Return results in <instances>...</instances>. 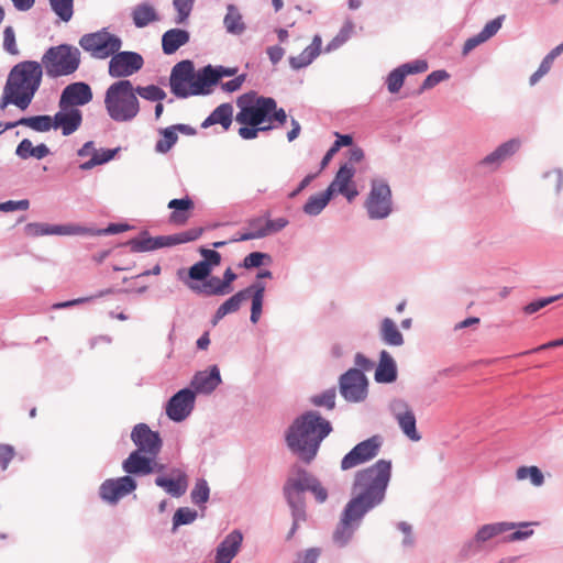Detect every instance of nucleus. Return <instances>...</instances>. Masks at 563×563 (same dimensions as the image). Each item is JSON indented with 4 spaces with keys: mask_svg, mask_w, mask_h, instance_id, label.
<instances>
[{
    "mask_svg": "<svg viewBox=\"0 0 563 563\" xmlns=\"http://www.w3.org/2000/svg\"><path fill=\"white\" fill-rule=\"evenodd\" d=\"M43 74L42 64L36 60H23L11 68L5 85L30 106L41 87Z\"/></svg>",
    "mask_w": 563,
    "mask_h": 563,
    "instance_id": "20e7f679",
    "label": "nucleus"
},
{
    "mask_svg": "<svg viewBox=\"0 0 563 563\" xmlns=\"http://www.w3.org/2000/svg\"><path fill=\"white\" fill-rule=\"evenodd\" d=\"M332 431L331 423L318 411L309 410L297 417L285 432L289 451L306 464L318 454L321 442Z\"/></svg>",
    "mask_w": 563,
    "mask_h": 563,
    "instance_id": "f03ea898",
    "label": "nucleus"
},
{
    "mask_svg": "<svg viewBox=\"0 0 563 563\" xmlns=\"http://www.w3.org/2000/svg\"><path fill=\"white\" fill-rule=\"evenodd\" d=\"M119 150H120L119 147L112 148V150L111 148L100 150V151L97 150V151H95L92 157L89 161L84 162L79 165V168L81 170H89L97 165L108 163L115 156V154L119 152Z\"/></svg>",
    "mask_w": 563,
    "mask_h": 563,
    "instance_id": "ea45409f",
    "label": "nucleus"
},
{
    "mask_svg": "<svg viewBox=\"0 0 563 563\" xmlns=\"http://www.w3.org/2000/svg\"><path fill=\"white\" fill-rule=\"evenodd\" d=\"M449 77H450L449 73L444 69L432 71L422 81L419 92H422L424 90L433 88L434 86H437L441 81L448 79Z\"/></svg>",
    "mask_w": 563,
    "mask_h": 563,
    "instance_id": "bf43d9fd",
    "label": "nucleus"
},
{
    "mask_svg": "<svg viewBox=\"0 0 563 563\" xmlns=\"http://www.w3.org/2000/svg\"><path fill=\"white\" fill-rule=\"evenodd\" d=\"M364 517L365 516L362 514L345 505L340 521L333 532V542L340 548L345 547L352 540Z\"/></svg>",
    "mask_w": 563,
    "mask_h": 563,
    "instance_id": "2eb2a0df",
    "label": "nucleus"
},
{
    "mask_svg": "<svg viewBox=\"0 0 563 563\" xmlns=\"http://www.w3.org/2000/svg\"><path fill=\"white\" fill-rule=\"evenodd\" d=\"M243 541L240 530H233L219 543L216 551V563H231L238 554Z\"/></svg>",
    "mask_w": 563,
    "mask_h": 563,
    "instance_id": "b1692460",
    "label": "nucleus"
},
{
    "mask_svg": "<svg viewBox=\"0 0 563 563\" xmlns=\"http://www.w3.org/2000/svg\"><path fill=\"white\" fill-rule=\"evenodd\" d=\"M516 477L520 481L529 478L534 486H541L544 483V476L537 466H520L516 472Z\"/></svg>",
    "mask_w": 563,
    "mask_h": 563,
    "instance_id": "3c124183",
    "label": "nucleus"
},
{
    "mask_svg": "<svg viewBox=\"0 0 563 563\" xmlns=\"http://www.w3.org/2000/svg\"><path fill=\"white\" fill-rule=\"evenodd\" d=\"M197 511L188 507H181L176 510L173 517V526L176 529L179 526L190 525L197 519Z\"/></svg>",
    "mask_w": 563,
    "mask_h": 563,
    "instance_id": "5fc2aeb1",
    "label": "nucleus"
},
{
    "mask_svg": "<svg viewBox=\"0 0 563 563\" xmlns=\"http://www.w3.org/2000/svg\"><path fill=\"white\" fill-rule=\"evenodd\" d=\"M503 21L504 16L499 15L485 24V26L479 32L485 42L489 40L492 36H494L500 30Z\"/></svg>",
    "mask_w": 563,
    "mask_h": 563,
    "instance_id": "774afa93",
    "label": "nucleus"
},
{
    "mask_svg": "<svg viewBox=\"0 0 563 563\" xmlns=\"http://www.w3.org/2000/svg\"><path fill=\"white\" fill-rule=\"evenodd\" d=\"M19 125L27 126L35 132L44 133L54 129V117L48 114L23 117L18 120V126Z\"/></svg>",
    "mask_w": 563,
    "mask_h": 563,
    "instance_id": "58836bf2",
    "label": "nucleus"
},
{
    "mask_svg": "<svg viewBox=\"0 0 563 563\" xmlns=\"http://www.w3.org/2000/svg\"><path fill=\"white\" fill-rule=\"evenodd\" d=\"M267 97H257L255 92L241 95L236 104L240 111L235 115L236 122L243 125H263L267 121L268 111L273 110V104Z\"/></svg>",
    "mask_w": 563,
    "mask_h": 563,
    "instance_id": "6e6552de",
    "label": "nucleus"
},
{
    "mask_svg": "<svg viewBox=\"0 0 563 563\" xmlns=\"http://www.w3.org/2000/svg\"><path fill=\"white\" fill-rule=\"evenodd\" d=\"M195 0H174L173 5L178 15L176 19L177 24L184 23L191 13Z\"/></svg>",
    "mask_w": 563,
    "mask_h": 563,
    "instance_id": "052dcab7",
    "label": "nucleus"
},
{
    "mask_svg": "<svg viewBox=\"0 0 563 563\" xmlns=\"http://www.w3.org/2000/svg\"><path fill=\"white\" fill-rule=\"evenodd\" d=\"M233 106L229 102L218 106L201 123V128L207 129L213 124H220L223 130H229L232 124Z\"/></svg>",
    "mask_w": 563,
    "mask_h": 563,
    "instance_id": "7c9ffc66",
    "label": "nucleus"
},
{
    "mask_svg": "<svg viewBox=\"0 0 563 563\" xmlns=\"http://www.w3.org/2000/svg\"><path fill=\"white\" fill-rule=\"evenodd\" d=\"M221 383V374L217 365L210 366L209 369L197 372L191 379L195 394L209 395L214 391Z\"/></svg>",
    "mask_w": 563,
    "mask_h": 563,
    "instance_id": "4be33fe9",
    "label": "nucleus"
},
{
    "mask_svg": "<svg viewBox=\"0 0 563 563\" xmlns=\"http://www.w3.org/2000/svg\"><path fill=\"white\" fill-rule=\"evenodd\" d=\"M220 284V278L217 276L207 277L202 285H196V284H188V287L197 292L202 294L205 296H223L227 295L225 292H218L216 288Z\"/></svg>",
    "mask_w": 563,
    "mask_h": 563,
    "instance_id": "79ce46f5",
    "label": "nucleus"
},
{
    "mask_svg": "<svg viewBox=\"0 0 563 563\" xmlns=\"http://www.w3.org/2000/svg\"><path fill=\"white\" fill-rule=\"evenodd\" d=\"M562 297H563V294L556 295V296H551V297H544V298L536 299V300L529 302L528 305H526L525 308H523V311H525L526 314L536 313L540 309H542V308L547 307L548 305L559 300Z\"/></svg>",
    "mask_w": 563,
    "mask_h": 563,
    "instance_id": "e2e57ef3",
    "label": "nucleus"
},
{
    "mask_svg": "<svg viewBox=\"0 0 563 563\" xmlns=\"http://www.w3.org/2000/svg\"><path fill=\"white\" fill-rule=\"evenodd\" d=\"M10 104H14L20 110H26L29 108V104H26L18 93H15L4 84L0 99V110L4 111Z\"/></svg>",
    "mask_w": 563,
    "mask_h": 563,
    "instance_id": "de8ad7c7",
    "label": "nucleus"
},
{
    "mask_svg": "<svg viewBox=\"0 0 563 563\" xmlns=\"http://www.w3.org/2000/svg\"><path fill=\"white\" fill-rule=\"evenodd\" d=\"M391 478V462L380 459L373 465L357 471L346 506L365 516L382 505Z\"/></svg>",
    "mask_w": 563,
    "mask_h": 563,
    "instance_id": "f257e3e1",
    "label": "nucleus"
},
{
    "mask_svg": "<svg viewBox=\"0 0 563 563\" xmlns=\"http://www.w3.org/2000/svg\"><path fill=\"white\" fill-rule=\"evenodd\" d=\"M288 223L289 221L284 217H279L274 220L267 218L265 220L264 225H262V228L260 229V231L265 232V236H267L269 234L282 231L288 225Z\"/></svg>",
    "mask_w": 563,
    "mask_h": 563,
    "instance_id": "0e129e2a",
    "label": "nucleus"
},
{
    "mask_svg": "<svg viewBox=\"0 0 563 563\" xmlns=\"http://www.w3.org/2000/svg\"><path fill=\"white\" fill-rule=\"evenodd\" d=\"M276 125L267 124V125H244L239 129V135L243 140H254L258 136L260 132H267L275 129Z\"/></svg>",
    "mask_w": 563,
    "mask_h": 563,
    "instance_id": "680f3d73",
    "label": "nucleus"
},
{
    "mask_svg": "<svg viewBox=\"0 0 563 563\" xmlns=\"http://www.w3.org/2000/svg\"><path fill=\"white\" fill-rule=\"evenodd\" d=\"M126 245L134 253L154 251L152 236H150L146 231L142 232L139 238L129 240Z\"/></svg>",
    "mask_w": 563,
    "mask_h": 563,
    "instance_id": "603ef678",
    "label": "nucleus"
},
{
    "mask_svg": "<svg viewBox=\"0 0 563 563\" xmlns=\"http://www.w3.org/2000/svg\"><path fill=\"white\" fill-rule=\"evenodd\" d=\"M53 12L64 22H68L74 14V0H48Z\"/></svg>",
    "mask_w": 563,
    "mask_h": 563,
    "instance_id": "c03bdc74",
    "label": "nucleus"
},
{
    "mask_svg": "<svg viewBox=\"0 0 563 563\" xmlns=\"http://www.w3.org/2000/svg\"><path fill=\"white\" fill-rule=\"evenodd\" d=\"M135 96H140L141 98L148 101H162L166 98V92L156 85L148 86H137L134 88Z\"/></svg>",
    "mask_w": 563,
    "mask_h": 563,
    "instance_id": "49530a36",
    "label": "nucleus"
},
{
    "mask_svg": "<svg viewBox=\"0 0 563 563\" xmlns=\"http://www.w3.org/2000/svg\"><path fill=\"white\" fill-rule=\"evenodd\" d=\"M223 26L227 33L232 35H241L246 30V24L243 20V15L240 12L239 8L233 3H229L227 5V13L223 18Z\"/></svg>",
    "mask_w": 563,
    "mask_h": 563,
    "instance_id": "2f4dec72",
    "label": "nucleus"
},
{
    "mask_svg": "<svg viewBox=\"0 0 563 563\" xmlns=\"http://www.w3.org/2000/svg\"><path fill=\"white\" fill-rule=\"evenodd\" d=\"M365 208L368 218L372 220H382L387 218L391 213V190L389 185L385 180H372L371 190L365 201Z\"/></svg>",
    "mask_w": 563,
    "mask_h": 563,
    "instance_id": "9d476101",
    "label": "nucleus"
},
{
    "mask_svg": "<svg viewBox=\"0 0 563 563\" xmlns=\"http://www.w3.org/2000/svg\"><path fill=\"white\" fill-rule=\"evenodd\" d=\"M294 471L296 476L287 478L284 485L283 490L286 501H290V497H292L298 506L300 505L302 509H306L303 493L307 490L313 494L319 504L328 499V490L321 485L317 477L309 474L302 467H296Z\"/></svg>",
    "mask_w": 563,
    "mask_h": 563,
    "instance_id": "0eeeda50",
    "label": "nucleus"
},
{
    "mask_svg": "<svg viewBox=\"0 0 563 563\" xmlns=\"http://www.w3.org/2000/svg\"><path fill=\"white\" fill-rule=\"evenodd\" d=\"M108 115L115 122H130L140 112V102L129 79L109 86L104 96Z\"/></svg>",
    "mask_w": 563,
    "mask_h": 563,
    "instance_id": "7ed1b4c3",
    "label": "nucleus"
},
{
    "mask_svg": "<svg viewBox=\"0 0 563 563\" xmlns=\"http://www.w3.org/2000/svg\"><path fill=\"white\" fill-rule=\"evenodd\" d=\"M170 477L157 476L155 478V485L163 488L172 497L183 496L188 488V476L187 473L178 467H174L169 471Z\"/></svg>",
    "mask_w": 563,
    "mask_h": 563,
    "instance_id": "aec40b11",
    "label": "nucleus"
},
{
    "mask_svg": "<svg viewBox=\"0 0 563 563\" xmlns=\"http://www.w3.org/2000/svg\"><path fill=\"white\" fill-rule=\"evenodd\" d=\"M202 233L201 228H192L172 235L152 236L154 251L162 247H169L197 240Z\"/></svg>",
    "mask_w": 563,
    "mask_h": 563,
    "instance_id": "bb28decb",
    "label": "nucleus"
},
{
    "mask_svg": "<svg viewBox=\"0 0 563 563\" xmlns=\"http://www.w3.org/2000/svg\"><path fill=\"white\" fill-rule=\"evenodd\" d=\"M190 40L188 31L183 29L167 30L162 36V49L165 55H172Z\"/></svg>",
    "mask_w": 563,
    "mask_h": 563,
    "instance_id": "c756f323",
    "label": "nucleus"
},
{
    "mask_svg": "<svg viewBox=\"0 0 563 563\" xmlns=\"http://www.w3.org/2000/svg\"><path fill=\"white\" fill-rule=\"evenodd\" d=\"M161 133L163 134V139L156 142L155 151L165 154L177 143L178 135L173 125L163 129Z\"/></svg>",
    "mask_w": 563,
    "mask_h": 563,
    "instance_id": "37998d69",
    "label": "nucleus"
},
{
    "mask_svg": "<svg viewBox=\"0 0 563 563\" xmlns=\"http://www.w3.org/2000/svg\"><path fill=\"white\" fill-rule=\"evenodd\" d=\"M322 40L320 35H314L310 45H308L298 56L289 57V65L298 70L309 66L321 52Z\"/></svg>",
    "mask_w": 563,
    "mask_h": 563,
    "instance_id": "c85d7f7f",
    "label": "nucleus"
},
{
    "mask_svg": "<svg viewBox=\"0 0 563 563\" xmlns=\"http://www.w3.org/2000/svg\"><path fill=\"white\" fill-rule=\"evenodd\" d=\"M136 489V482L130 475L118 478L106 479L100 488L99 495L102 500L109 504H117L118 500Z\"/></svg>",
    "mask_w": 563,
    "mask_h": 563,
    "instance_id": "a211bd4d",
    "label": "nucleus"
},
{
    "mask_svg": "<svg viewBox=\"0 0 563 563\" xmlns=\"http://www.w3.org/2000/svg\"><path fill=\"white\" fill-rule=\"evenodd\" d=\"M405 77H406V74H405L404 69H401V66L391 70L389 73V75L387 76V80H386L387 88H388L389 92H391V93L398 92L404 85Z\"/></svg>",
    "mask_w": 563,
    "mask_h": 563,
    "instance_id": "4d7b16f0",
    "label": "nucleus"
},
{
    "mask_svg": "<svg viewBox=\"0 0 563 563\" xmlns=\"http://www.w3.org/2000/svg\"><path fill=\"white\" fill-rule=\"evenodd\" d=\"M380 446L382 438L379 435H373L357 443L343 456L341 461V468L346 471L373 460L379 453Z\"/></svg>",
    "mask_w": 563,
    "mask_h": 563,
    "instance_id": "f8f14e48",
    "label": "nucleus"
},
{
    "mask_svg": "<svg viewBox=\"0 0 563 563\" xmlns=\"http://www.w3.org/2000/svg\"><path fill=\"white\" fill-rule=\"evenodd\" d=\"M519 147L520 141L518 139H511L500 144L495 151L486 155L479 162V165L496 169L501 165V163L511 157Z\"/></svg>",
    "mask_w": 563,
    "mask_h": 563,
    "instance_id": "393cba45",
    "label": "nucleus"
},
{
    "mask_svg": "<svg viewBox=\"0 0 563 563\" xmlns=\"http://www.w3.org/2000/svg\"><path fill=\"white\" fill-rule=\"evenodd\" d=\"M355 175V168L351 164H344L338 170L333 181L329 185L332 187V194L336 190L349 201H352L357 195L358 191L354 184H352V179Z\"/></svg>",
    "mask_w": 563,
    "mask_h": 563,
    "instance_id": "412c9836",
    "label": "nucleus"
},
{
    "mask_svg": "<svg viewBox=\"0 0 563 563\" xmlns=\"http://www.w3.org/2000/svg\"><path fill=\"white\" fill-rule=\"evenodd\" d=\"M202 68L195 73L194 63L189 59L178 62L174 65L169 76L170 91L179 99L191 96H202L210 92L205 87Z\"/></svg>",
    "mask_w": 563,
    "mask_h": 563,
    "instance_id": "423d86ee",
    "label": "nucleus"
},
{
    "mask_svg": "<svg viewBox=\"0 0 563 563\" xmlns=\"http://www.w3.org/2000/svg\"><path fill=\"white\" fill-rule=\"evenodd\" d=\"M209 496L210 487L208 482L205 478H198L190 493L191 501L197 506H201L209 500Z\"/></svg>",
    "mask_w": 563,
    "mask_h": 563,
    "instance_id": "09e8293b",
    "label": "nucleus"
},
{
    "mask_svg": "<svg viewBox=\"0 0 563 563\" xmlns=\"http://www.w3.org/2000/svg\"><path fill=\"white\" fill-rule=\"evenodd\" d=\"M132 20L137 29H143L152 22L159 20V15L154 7L147 2L136 4L132 9Z\"/></svg>",
    "mask_w": 563,
    "mask_h": 563,
    "instance_id": "473e14b6",
    "label": "nucleus"
},
{
    "mask_svg": "<svg viewBox=\"0 0 563 563\" xmlns=\"http://www.w3.org/2000/svg\"><path fill=\"white\" fill-rule=\"evenodd\" d=\"M3 49L10 55H19V48L16 46L14 29L8 25L3 30Z\"/></svg>",
    "mask_w": 563,
    "mask_h": 563,
    "instance_id": "69168bd1",
    "label": "nucleus"
},
{
    "mask_svg": "<svg viewBox=\"0 0 563 563\" xmlns=\"http://www.w3.org/2000/svg\"><path fill=\"white\" fill-rule=\"evenodd\" d=\"M236 71L238 68L207 65L202 67L201 80L205 82V87L209 89V87L217 85L222 77L234 76Z\"/></svg>",
    "mask_w": 563,
    "mask_h": 563,
    "instance_id": "e433bc0d",
    "label": "nucleus"
},
{
    "mask_svg": "<svg viewBox=\"0 0 563 563\" xmlns=\"http://www.w3.org/2000/svg\"><path fill=\"white\" fill-rule=\"evenodd\" d=\"M153 460L151 455L141 453L140 451H133L123 461L122 468L126 474L133 475H148L154 472Z\"/></svg>",
    "mask_w": 563,
    "mask_h": 563,
    "instance_id": "a878e982",
    "label": "nucleus"
},
{
    "mask_svg": "<svg viewBox=\"0 0 563 563\" xmlns=\"http://www.w3.org/2000/svg\"><path fill=\"white\" fill-rule=\"evenodd\" d=\"M38 63L48 78L67 77L78 70L81 54L76 46L64 43L48 47Z\"/></svg>",
    "mask_w": 563,
    "mask_h": 563,
    "instance_id": "39448f33",
    "label": "nucleus"
},
{
    "mask_svg": "<svg viewBox=\"0 0 563 563\" xmlns=\"http://www.w3.org/2000/svg\"><path fill=\"white\" fill-rule=\"evenodd\" d=\"M336 390L334 387L329 388L318 395H313L310 398V402L316 407H324L328 410H332L335 407Z\"/></svg>",
    "mask_w": 563,
    "mask_h": 563,
    "instance_id": "8fccbe9b",
    "label": "nucleus"
},
{
    "mask_svg": "<svg viewBox=\"0 0 563 563\" xmlns=\"http://www.w3.org/2000/svg\"><path fill=\"white\" fill-rule=\"evenodd\" d=\"M93 98L90 86L84 81L67 85L59 98V108H77L89 103Z\"/></svg>",
    "mask_w": 563,
    "mask_h": 563,
    "instance_id": "6ab92c4d",
    "label": "nucleus"
},
{
    "mask_svg": "<svg viewBox=\"0 0 563 563\" xmlns=\"http://www.w3.org/2000/svg\"><path fill=\"white\" fill-rule=\"evenodd\" d=\"M515 528H516L515 522L501 521V522L487 523V525L482 526L477 530V532L474 537V541L477 543H483V542H486L504 532L514 530Z\"/></svg>",
    "mask_w": 563,
    "mask_h": 563,
    "instance_id": "72a5a7b5",
    "label": "nucleus"
},
{
    "mask_svg": "<svg viewBox=\"0 0 563 563\" xmlns=\"http://www.w3.org/2000/svg\"><path fill=\"white\" fill-rule=\"evenodd\" d=\"M211 274V269L208 267L207 263L199 261L195 263L188 271V276L194 280L203 282Z\"/></svg>",
    "mask_w": 563,
    "mask_h": 563,
    "instance_id": "338daca9",
    "label": "nucleus"
},
{
    "mask_svg": "<svg viewBox=\"0 0 563 563\" xmlns=\"http://www.w3.org/2000/svg\"><path fill=\"white\" fill-rule=\"evenodd\" d=\"M131 440L137 446L135 451H140L152 457H156L162 450V439L159 433L150 429L146 423H137L132 432Z\"/></svg>",
    "mask_w": 563,
    "mask_h": 563,
    "instance_id": "dca6fc26",
    "label": "nucleus"
},
{
    "mask_svg": "<svg viewBox=\"0 0 563 563\" xmlns=\"http://www.w3.org/2000/svg\"><path fill=\"white\" fill-rule=\"evenodd\" d=\"M143 65L144 59L140 53L119 49L111 56L108 74L112 78H124L137 73Z\"/></svg>",
    "mask_w": 563,
    "mask_h": 563,
    "instance_id": "ddd939ff",
    "label": "nucleus"
},
{
    "mask_svg": "<svg viewBox=\"0 0 563 563\" xmlns=\"http://www.w3.org/2000/svg\"><path fill=\"white\" fill-rule=\"evenodd\" d=\"M336 140L333 142L331 147L327 151L324 156L321 159L320 168L323 169L328 166L334 154L342 147V146H350L353 143V137L350 134H339L335 133Z\"/></svg>",
    "mask_w": 563,
    "mask_h": 563,
    "instance_id": "a19ab883",
    "label": "nucleus"
},
{
    "mask_svg": "<svg viewBox=\"0 0 563 563\" xmlns=\"http://www.w3.org/2000/svg\"><path fill=\"white\" fill-rule=\"evenodd\" d=\"M244 300H246V291L239 290L218 307L213 314L212 323L217 324L227 314L236 312Z\"/></svg>",
    "mask_w": 563,
    "mask_h": 563,
    "instance_id": "c9c22d12",
    "label": "nucleus"
},
{
    "mask_svg": "<svg viewBox=\"0 0 563 563\" xmlns=\"http://www.w3.org/2000/svg\"><path fill=\"white\" fill-rule=\"evenodd\" d=\"M267 99H269L268 101H271V103L273 104V108H274L273 110L268 111V118H267V122H269L268 124H274V125H276L275 128H277L278 125L285 124L287 121L286 111L283 108L277 107V102L274 98L267 97Z\"/></svg>",
    "mask_w": 563,
    "mask_h": 563,
    "instance_id": "13d9d810",
    "label": "nucleus"
},
{
    "mask_svg": "<svg viewBox=\"0 0 563 563\" xmlns=\"http://www.w3.org/2000/svg\"><path fill=\"white\" fill-rule=\"evenodd\" d=\"M332 198V187H328L325 191L309 197L303 205L302 210L306 214L316 217L322 212Z\"/></svg>",
    "mask_w": 563,
    "mask_h": 563,
    "instance_id": "4c0bfd02",
    "label": "nucleus"
},
{
    "mask_svg": "<svg viewBox=\"0 0 563 563\" xmlns=\"http://www.w3.org/2000/svg\"><path fill=\"white\" fill-rule=\"evenodd\" d=\"M271 260L272 257L267 253L252 252L243 258L240 266L246 269L256 268L262 266L265 263V261L269 262Z\"/></svg>",
    "mask_w": 563,
    "mask_h": 563,
    "instance_id": "6e6d98bb",
    "label": "nucleus"
},
{
    "mask_svg": "<svg viewBox=\"0 0 563 563\" xmlns=\"http://www.w3.org/2000/svg\"><path fill=\"white\" fill-rule=\"evenodd\" d=\"M290 510H291V517H292V526L287 534V539H291L296 531L298 530L299 522L306 521L307 515L306 509H302L301 506L297 505L296 501H294V498L290 497V501H287Z\"/></svg>",
    "mask_w": 563,
    "mask_h": 563,
    "instance_id": "864d4df0",
    "label": "nucleus"
},
{
    "mask_svg": "<svg viewBox=\"0 0 563 563\" xmlns=\"http://www.w3.org/2000/svg\"><path fill=\"white\" fill-rule=\"evenodd\" d=\"M196 395L190 388H183L170 397L166 415L175 422L184 421L195 408Z\"/></svg>",
    "mask_w": 563,
    "mask_h": 563,
    "instance_id": "f3484780",
    "label": "nucleus"
},
{
    "mask_svg": "<svg viewBox=\"0 0 563 563\" xmlns=\"http://www.w3.org/2000/svg\"><path fill=\"white\" fill-rule=\"evenodd\" d=\"M339 391L345 401L360 404L368 395L367 377L362 371L350 368L339 378Z\"/></svg>",
    "mask_w": 563,
    "mask_h": 563,
    "instance_id": "9b49d317",
    "label": "nucleus"
},
{
    "mask_svg": "<svg viewBox=\"0 0 563 563\" xmlns=\"http://www.w3.org/2000/svg\"><path fill=\"white\" fill-rule=\"evenodd\" d=\"M379 336L380 340L389 346H400L404 344V335L390 318H384L382 320Z\"/></svg>",
    "mask_w": 563,
    "mask_h": 563,
    "instance_id": "f704fd0d",
    "label": "nucleus"
},
{
    "mask_svg": "<svg viewBox=\"0 0 563 563\" xmlns=\"http://www.w3.org/2000/svg\"><path fill=\"white\" fill-rule=\"evenodd\" d=\"M192 207L194 202L189 197L172 199L168 202V208L174 210V212L170 214V220L174 222L186 220L187 216H181L179 211H188L192 209Z\"/></svg>",
    "mask_w": 563,
    "mask_h": 563,
    "instance_id": "a18cd8bd",
    "label": "nucleus"
},
{
    "mask_svg": "<svg viewBox=\"0 0 563 563\" xmlns=\"http://www.w3.org/2000/svg\"><path fill=\"white\" fill-rule=\"evenodd\" d=\"M79 46L95 59H107L122 46V40L103 27L86 33L79 38Z\"/></svg>",
    "mask_w": 563,
    "mask_h": 563,
    "instance_id": "1a4fd4ad",
    "label": "nucleus"
},
{
    "mask_svg": "<svg viewBox=\"0 0 563 563\" xmlns=\"http://www.w3.org/2000/svg\"><path fill=\"white\" fill-rule=\"evenodd\" d=\"M374 378L379 384H389L397 379L396 362L385 350L379 353V362Z\"/></svg>",
    "mask_w": 563,
    "mask_h": 563,
    "instance_id": "cd10ccee",
    "label": "nucleus"
},
{
    "mask_svg": "<svg viewBox=\"0 0 563 563\" xmlns=\"http://www.w3.org/2000/svg\"><path fill=\"white\" fill-rule=\"evenodd\" d=\"M388 409L394 419L397 421L400 430L408 439L415 442L421 440V434L417 431L416 427V416L405 399H393L388 405Z\"/></svg>",
    "mask_w": 563,
    "mask_h": 563,
    "instance_id": "4468645a",
    "label": "nucleus"
},
{
    "mask_svg": "<svg viewBox=\"0 0 563 563\" xmlns=\"http://www.w3.org/2000/svg\"><path fill=\"white\" fill-rule=\"evenodd\" d=\"M82 123V112L78 108H65L54 114V129H60L64 136L75 133Z\"/></svg>",
    "mask_w": 563,
    "mask_h": 563,
    "instance_id": "5701e85b",
    "label": "nucleus"
}]
</instances>
